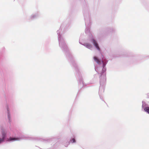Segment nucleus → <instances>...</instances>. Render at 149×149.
<instances>
[{
  "mask_svg": "<svg viewBox=\"0 0 149 149\" xmlns=\"http://www.w3.org/2000/svg\"><path fill=\"white\" fill-rule=\"evenodd\" d=\"M145 111L149 114V107H146L144 109Z\"/></svg>",
  "mask_w": 149,
  "mask_h": 149,
  "instance_id": "nucleus-6",
  "label": "nucleus"
},
{
  "mask_svg": "<svg viewBox=\"0 0 149 149\" xmlns=\"http://www.w3.org/2000/svg\"><path fill=\"white\" fill-rule=\"evenodd\" d=\"M4 140V139H3V138L2 139H1L0 138V143H1Z\"/></svg>",
  "mask_w": 149,
  "mask_h": 149,
  "instance_id": "nucleus-8",
  "label": "nucleus"
},
{
  "mask_svg": "<svg viewBox=\"0 0 149 149\" xmlns=\"http://www.w3.org/2000/svg\"><path fill=\"white\" fill-rule=\"evenodd\" d=\"M84 46L88 48H91L92 47V45L89 43H86L84 45Z\"/></svg>",
  "mask_w": 149,
  "mask_h": 149,
  "instance_id": "nucleus-3",
  "label": "nucleus"
},
{
  "mask_svg": "<svg viewBox=\"0 0 149 149\" xmlns=\"http://www.w3.org/2000/svg\"><path fill=\"white\" fill-rule=\"evenodd\" d=\"M92 41H93V43L94 44L95 46V47L98 50H100V48L98 46V45L96 41L94 39H93L92 40Z\"/></svg>",
  "mask_w": 149,
  "mask_h": 149,
  "instance_id": "nucleus-1",
  "label": "nucleus"
},
{
  "mask_svg": "<svg viewBox=\"0 0 149 149\" xmlns=\"http://www.w3.org/2000/svg\"><path fill=\"white\" fill-rule=\"evenodd\" d=\"M94 59L97 63L99 64L100 63V61L96 57H94Z\"/></svg>",
  "mask_w": 149,
  "mask_h": 149,
  "instance_id": "nucleus-4",
  "label": "nucleus"
},
{
  "mask_svg": "<svg viewBox=\"0 0 149 149\" xmlns=\"http://www.w3.org/2000/svg\"><path fill=\"white\" fill-rule=\"evenodd\" d=\"M19 139L18 138H12L10 137L9 139H8V141H10L13 140H19Z\"/></svg>",
  "mask_w": 149,
  "mask_h": 149,
  "instance_id": "nucleus-2",
  "label": "nucleus"
},
{
  "mask_svg": "<svg viewBox=\"0 0 149 149\" xmlns=\"http://www.w3.org/2000/svg\"><path fill=\"white\" fill-rule=\"evenodd\" d=\"M71 142L73 143L75 142V140L74 139H72V140H71Z\"/></svg>",
  "mask_w": 149,
  "mask_h": 149,
  "instance_id": "nucleus-7",
  "label": "nucleus"
},
{
  "mask_svg": "<svg viewBox=\"0 0 149 149\" xmlns=\"http://www.w3.org/2000/svg\"><path fill=\"white\" fill-rule=\"evenodd\" d=\"M2 138H3V139L4 140V139L6 137V134L4 132H2Z\"/></svg>",
  "mask_w": 149,
  "mask_h": 149,
  "instance_id": "nucleus-5",
  "label": "nucleus"
}]
</instances>
